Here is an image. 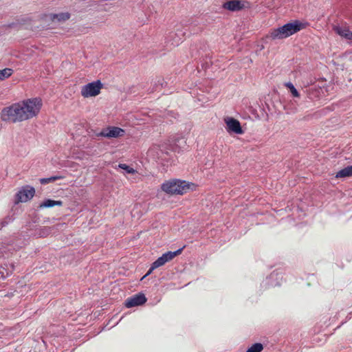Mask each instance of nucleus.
I'll list each match as a JSON object with an SVG mask.
<instances>
[{
  "label": "nucleus",
  "mask_w": 352,
  "mask_h": 352,
  "mask_svg": "<svg viewBox=\"0 0 352 352\" xmlns=\"http://www.w3.org/2000/svg\"><path fill=\"white\" fill-rule=\"evenodd\" d=\"M305 28V23L296 20L278 28L272 29L267 34L266 38L271 40L286 38Z\"/></svg>",
  "instance_id": "f257e3e1"
},
{
  "label": "nucleus",
  "mask_w": 352,
  "mask_h": 352,
  "mask_svg": "<svg viewBox=\"0 0 352 352\" xmlns=\"http://www.w3.org/2000/svg\"><path fill=\"white\" fill-rule=\"evenodd\" d=\"M194 184L181 179H170L162 184V190L170 195H183Z\"/></svg>",
  "instance_id": "f03ea898"
},
{
  "label": "nucleus",
  "mask_w": 352,
  "mask_h": 352,
  "mask_svg": "<svg viewBox=\"0 0 352 352\" xmlns=\"http://www.w3.org/2000/svg\"><path fill=\"white\" fill-rule=\"evenodd\" d=\"M1 118L3 121L12 123L26 120L21 102L14 103L10 107L4 108L1 112Z\"/></svg>",
  "instance_id": "7ed1b4c3"
},
{
  "label": "nucleus",
  "mask_w": 352,
  "mask_h": 352,
  "mask_svg": "<svg viewBox=\"0 0 352 352\" xmlns=\"http://www.w3.org/2000/svg\"><path fill=\"white\" fill-rule=\"evenodd\" d=\"M27 120L38 115L42 107V101L39 98H33L20 102Z\"/></svg>",
  "instance_id": "20e7f679"
},
{
  "label": "nucleus",
  "mask_w": 352,
  "mask_h": 352,
  "mask_svg": "<svg viewBox=\"0 0 352 352\" xmlns=\"http://www.w3.org/2000/svg\"><path fill=\"white\" fill-rule=\"evenodd\" d=\"M184 248H182L175 252H167L163 254L160 257H159L153 263L154 264V267L157 268L164 265L166 263L172 261L175 256L182 254Z\"/></svg>",
  "instance_id": "39448f33"
},
{
  "label": "nucleus",
  "mask_w": 352,
  "mask_h": 352,
  "mask_svg": "<svg viewBox=\"0 0 352 352\" xmlns=\"http://www.w3.org/2000/svg\"><path fill=\"white\" fill-rule=\"evenodd\" d=\"M124 130L118 126H108L102 129L98 135L107 138H117L124 136Z\"/></svg>",
  "instance_id": "423d86ee"
},
{
  "label": "nucleus",
  "mask_w": 352,
  "mask_h": 352,
  "mask_svg": "<svg viewBox=\"0 0 352 352\" xmlns=\"http://www.w3.org/2000/svg\"><path fill=\"white\" fill-rule=\"evenodd\" d=\"M35 193L34 188L26 186L23 187L21 190H20L16 197L17 202H26L28 200L31 199Z\"/></svg>",
  "instance_id": "0eeeda50"
},
{
  "label": "nucleus",
  "mask_w": 352,
  "mask_h": 352,
  "mask_svg": "<svg viewBox=\"0 0 352 352\" xmlns=\"http://www.w3.org/2000/svg\"><path fill=\"white\" fill-rule=\"evenodd\" d=\"M224 121L226 124V130L228 133H234L236 134L243 133L241 124L236 119L228 117L224 119Z\"/></svg>",
  "instance_id": "6e6552de"
},
{
  "label": "nucleus",
  "mask_w": 352,
  "mask_h": 352,
  "mask_svg": "<svg viewBox=\"0 0 352 352\" xmlns=\"http://www.w3.org/2000/svg\"><path fill=\"white\" fill-rule=\"evenodd\" d=\"M146 302V298L143 294H138L128 298L124 302L125 307L131 308L144 305Z\"/></svg>",
  "instance_id": "1a4fd4ad"
},
{
  "label": "nucleus",
  "mask_w": 352,
  "mask_h": 352,
  "mask_svg": "<svg viewBox=\"0 0 352 352\" xmlns=\"http://www.w3.org/2000/svg\"><path fill=\"white\" fill-rule=\"evenodd\" d=\"M333 30L341 37L347 40H352V32H351L347 27L336 25H333Z\"/></svg>",
  "instance_id": "9d476101"
},
{
  "label": "nucleus",
  "mask_w": 352,
  "mask_h": 352,
  "mask_svg": "<svg viewBox=\"0 0 352 352\" xmlns=\"http://www.w3.org/2000/svg\"><path fill=\"white\" fill-rule=\"evenodd\" d=\"M223 8L230 11L235 12L242 10L243 4L239 0H231L224 3Z\"/></svg>",
  "instance_id": "9b49d317"
},
{
  "label": "nucleus",
  "mask_w": 352,
  "mask_h": 352,
  "mask_svg": "<svg viewBox=\"0 0 352 352\" xmlns=\"http://www.w3.org/2000/svg\"><path fill=\"white\" fill-rule=\"evenodd\" d=\"M103 88V84L100 80L89 82V96H96L100 94V90Z\"/></svg>",
  "instance_id": "f8f14e48"
},
{
  "label": "nucleus",
  "mask_w": 352,
  "mask_h": 352,
  "mask_svg": "<svg viewBox=\"0 0 352 352\" xmlns=\"http://www.w3.org/2000/svg\"><path fill=\"white\" fill-rule=\"evenodd\" d=\"M352 176V165L348 166L338 172L336 173L335 177L338 178H344Z\"/></svg>",
  "instance_id": "ddd939ff"
},
{
  "label": "nucleus",
  "mask_w": 352,
  "mask_h": 352,
  "mask_svg": "<svg viewBox=\"0 0 352 352\" xmlns=\"http://www.w3.org/2000/svg\"><path fill=\"white\" fill-rule=\"evenodd\" d=\"M63 205L62 201H55L50 199H47L44 200L41 204L39 205L40 208H52L55 206H60Z\"/></svg>",
  "instance_id": "4468645a"
},
{
  "label": "nucleus",
  "mask_w": 352,
  "mask_h": 352,
  "mask_svg": "<svg viewBox=\"0 0 352 352\" xmlns=\"http://www.w3.org/2000/svg\"><path fill=\"white\" fill-rule=\"evenodd\" d=\"M69 14L67 12H62L59 14H55L52 16V21H65L69 19Z\"/></svg>",
  "instance_id": "2eb2a0df"
},
{
  "label": "nucleus",
  "mask_w": 352,
  "mask_h": 352,
  "mask_svg": "<svg viewBox=\"0 0 352 352\" xmlns=\"http://www.w3.org/2000/svg\"><path fill=\"white\" fill-rule=\"evenodd\" d=\"M13 70L10 68H5L0 70V81L8 78L12 74Z\"/></svg>",
  "instance_id": "dca6fc26"
},
{
  "label": "nucleus",
  "mask_w": 352,
  "mask_h": 352,
  "mask_svg": "<svg viewBox=\"0 0 352 352\" xmlns=\"http://www.w3.org/2000/svg\"><path fill=\"white\" fill-rule=\"evenodd\" d=\"M285 86L290 90V92L292 93L294 97L298 98L300 96L298 91L292 82H286L285 84Z\"/></svg>",
  "instance_id": "f3484780"
},
{
  "label": "nucleus",
  "mask_w": 352,
  "mask_h": 352,
  "mask_svg": "<svg viewBox=\"0 0 352 352\" xmlns=\"http://www.w3.org/2000/svg\"><path fill=\"white\" fill-rule=\"evenodd\" d=\"M263 349V346L261 343H255L252 345L246 352H261Z\"/></svg>",
  "instance_id": "a211bd4d"
},
{
  "label": "nucleus",
  "mask_w": 352,
  "mask_h": 352,
  "mask_svg": "<svg viewBox=\"0 0 352 352\" xmlns=\"http://www.w3.org/2000/svg\"><path fill=\"white\" fill-rule=\"evenodd\" d=\"M118 167L124 170L127 173H129V174H134V173H137V171L134 168L126 165V164H119Z\"/></svg>",
  "instance_id": "6ab92c4d"
},
{
  "label": "nucleus",
  "mask_w": 352,
  "mask_h": 352,
  "mask_svg": "<svg viewBox=\"0 0 352 352\" xmlns=\"http://www.w3.org/2000/svg\"><path fill=\"white\" fill-rule=\"evenodd\" d=\"M60 178H61V177H59V176H52V177H47V178H41V179H40V182L42 184H48L50 182H54L57 179H59Z\"/></svg>",
  "instance_id": "aec40b11"
},
{
  "label": "nucleus",
  "mask_w": 352,
  "mask_h": 352,
  "mask_svg": "<svg viewBox=\"0 0 352 352\" xmlns=\"http://www.w3.org/2000/svg\"><path fill=\"white\" fill-rule=\"evenodd\" d=\"M13 221V218L10 216H7L6 218H4L1 222V228L6 226L10 223H11Z\"/></svg>",
  "instance_id": "412c9836"
},
{
  "label": "nucleus",
  "mask_w": 352,
  "mask_h": 352,
  "mask_svg": "<svg viewBox=\"0 0 352 352\" xmlns=\"http://www.w3.org/2000/svg\"><path fill=\"white\" fill-rule=\"evenodd\" d=\"M81 94L85 98H88V84L82 87Z\"/></svg>",
  "instance_id": "4be33fe9"
},
{
  "label": "nucleus",
  "mask_w": 352,
  "mask_h": 352,
  "mask_svg": "<svg viewBox=\"0 0 352 352\" xmlns=\"http://www.w3.org/2000/svg\"><path fill=\"white\" fill-rule=\"evenodd\" d=\"M155 269H157V267H154V264H153V263H152V265H151V266L150 269L148 270V271L147 272V273L144 276V277H143L142 278H145L146 276H147L150 275V274L153 272V271L154 270H155Z\"/></svg>",
  "instance_id": "5701e85b"
},
{
  "label": "nucleus",
  "mask_w": 352,
  "mask_h": 352,
  "mask_svg": "<svg viewBox=\"0 0 352 352\" xmlns=\"http://www.w3.org/2000/svg\"><path fill=\"white\" fill-rule=\"evenodd\" d=\"M183 140V138H177L175 140L176 142H179V140Z\"/></svg>",
  "instance_id": "b1692460"
},
{
  "label": "nucleus",
  "mask_w": 352,
  "mask_h": 352,
  "mask_svg": "<svg viewBox=\"0 0 352 352\" xmlns=\"http://www.w3.org/2000/svg\"><path fill=\"white\" fill-rule=\"evenodd\" d=\"M350 58L352 60V54L351 55Z\"/></svg>",
  "instance_id": "393cba45"
}]
</instances>
